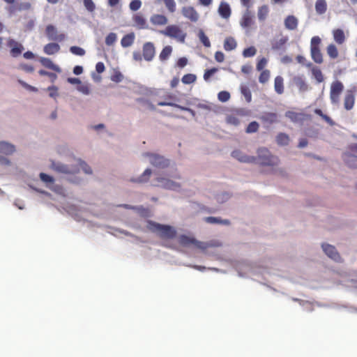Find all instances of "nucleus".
Segmentation results:
<instances>
[{"label":"nucleus","instance_id":"obj_11","mask_svg":"<svg viewBox=\"0 0 357 357\" xmlns=\"http://www.w3.org/2000/svg\"><path fill=\"white\" fill-rule=\"evenodd\" d=\"M150 163L159 168H165L169 165V160L156 154H149Z\"/></svg>","mask_w":357,"mask_h":357},{"label":"nucleus","instance_id":"obj_60","mask_svg":"<svg viewBox=\"0 0 357 357\" xmlns=\"http://www.w3.org/2000/svg\"><path fill=\"white\" fill-rule=\"evenodd\" d=\"M267 62H268V60L266 58H264V57L261 58L257 63V66H256L257 70L258 71L264 70L263 69L267 64Z\"/></svg>","mask_w":357,"mask_h":357},{"label":"nucleus","instance_id":"obj_1","mask_svg":"<svg viewBox=\"0 0 357 357\" xmlns=\"http://www.w3.org/2000/svg\"><path fill=\"white\" fill-rule=\"evenodd\" d=\"M51 166L55 172L64 174H77L79 172V168H82L84 173L87 174H92L91 167L80 159L75 160V165H72L70 167L68 165L55 162H53Z\"/></svg>","mask_w":357,"mask_h":357},{"label":"nucleus","instance_id":"obj_33","mask_svg":"<svg viewBox=\"0 0 357 357\" xmlns=\"http://www.w3.org/2000/svg\"><path fill=\"white\" fill-rule=\"evenodd\" d=\"M223 46L225 51L229 52L236 49L237 43L234 37L229 36L225 39Z\"/></svg>","mask_w":357,"mask_h":357},{"label":"nucleus","instance_id":"obj_6","mask_svg":"<svg viewBox=\"0 0 357 357\" xmlns=\"http://www.w3.org/2000/svg\"><path fill=\"white\" fill-rule=\"evenodd\" d=\"M247 115L246 112L243 109H238L231 111L226 116V122L227 124L238 126L240 125L243 119Z\"/></svg>","mask_w":357,"mask_h":357},{"label":"nucleus","instance_id":"obj_64","mask_svg":"<svg viewBox=\"0 0 357 357\" xmlns=\"http://www.w3.org/2000/svg\"><path fill=\"white\" fill-rule=\"evenodd\" d=\"M188 63V59L185 57L179 58L177 61L176 65L178 67L184 68Z\"/></svg>","mask_w":357,"mask_h":357},{"label":"nucleus","instance_id":"obj_35","mask_svg":"<svg viewBox=\"0 0 357 357\" xmlns=\"http://www.w3.org/2000/svg\"><path fill=\"white\" fill-rule=\"evenodd\" d=\"M274 89L278 94L284 93V79L281 76H277L274 80Z\"/></svg>","mask_w":357,"mask_h":357},{"label":"nucleus","instance_id":"obj_55","mask_svg":"<svg viewBox=\"0 0 357 357\" xmlns=\"http://www.w3.org/2000/svg\"><path fill=\"white\" fill-rule=\"evenodd\" d=\"M218 100L222 102H227L230 98V94L226 91H222L218 94Z\"/></svg>","mask_w":357,"mask_h":357},{"label":"nucleus","instance_id":"obj_5","mask_svg":"<svg viewBox=\"0 0 357 357\" xmlns=\"http://www.w3.org/2000/svg\"><path fill=\"white\" fill-rule=\"evenodd\" d=\"M254 163H258L261 165L273 166L278 163V158L272 155L270 151L266 148H261L258 150V156Z\"/></svg>","mask_w":357,"mask_h":357},{"label":"nucleus","instance_id":"obj_63","mask_svg":"<svg viewBox=\"0 0 357 357\" xmlns=\"http://www.w3.org/2000/svg\"><path fill=\"white\" fill-rule=\"evenodd\" d=\"M215 59L216 61L222 63L225 60V54L222 52L218 51L215 53Z\"/></svg>","mask_w":357,"mask_h":357},{"label":"nucleus","instance_id":"obj_12","mask_svg":"<svg viewBox=\"0 0 357 357\" xmlns=\"http://www.w3.org/2000/svg\"><path fill=\"white\" fill-rule=\"evenodd\" d=\"M157 181L160 183L158 186L172 190H177L181 188V185L178 183L173 181L169 178L158 177Z\"/></svg>","mask_w":357,"mask_h":357},{"label":"nucleus","instance_id":"obj_28","mask_svg":"<svg viewBox=\"0 0 357 357\" xmlns=\"http://www.w3.org/2000/svg\"><path fill=\"white\" fill-rule=\"evenodd\" d=\"M343 159L346 164L352 168H357V156L351 153H344Z\"/></svg>","mask_w":357,"mask_h":357},{"label":"nucleus","instance_id":"obj_2","mask_svg":"<svg viewBox=\"0 0 357 357\" xmlns=\"http://www.w3.org/2000/svg\"><path fill=\"white\" fill-rule=\"evenodd\" d=\"M147 228L150 231L157 233L160 238L163 239H173L176 235V231L172 227L151 220L147 222Z\"/></svg>","mask_w":357,"mask_h":357},{"label":"nucleus","instance_id":"obj_57","mask_svg":"<svg viewBox=\"0 0 357 357\" xmlns=\"http://www.w3.org/2000/svg\"><path fill=\"white\" fill-rule=\"evenodd\" d=\"M83 3L84 7L88 11L92 13L95 10L96 5L92 0H84Z\"/></svg>","mask_w":357,"mask_h":357},{"label":"nucleus","instance_id":"obj_59","mask_svg":"<svg viewBox=\"0 0 357 357\" xmlns=\"http://www.w3.org/2000/svg\"><path fill=\"white\" fill-rule=\"evenodd\" d=\"M218 69L217 68H212L211 69H207L205 70L204 74V80L207 81L209 79V78L215 73Z\"/></svg>","mask_w":357,"mask_h":357},{"label":"nucleus","instance_id":"obj_38","mask_svg":"<svg viewBox=\"0 0 357 357\" xmlns=\"http://www.w3.org/2000/svg\"><path fill=\"white\" fill-rule=\"evenodd\" d=\"M312 74L317 82H324V77L321 70L317 66H313L311 69Z\"/></svg>","mask_w":357,"mask_h":357},{"label":"nucleus","instance_id":"obj_53","mask_svg":"<svg viewBox=\"0 0 357 357\" xmlns=\"http://www.w3.org/2000/svg\"><path fill=\"white\" fill-rule=\"evenodd\" d=\"M241 93L243 95V96L245 98V100L248 102H251L252 94H251L250 90L249 89V88L248 86H244L241 87Z\"/></svg>","mask_w":357,"mask_h":357},{"label":"nucleus","instance_id":"obj_61","mask_svg":"<svg viewBox=\"0 0 357 357\" xmlns=\"http://www.w3.org/2000/svg\"><path fill=\"white\" fill-rule=\"evenodd\" d=\"M77 90L85 95H88L90 93V89L86 84H80L77 86Z\"/></svg>","mask_w":357,"mask_h":357},{"label":"nucleus","instance_id":"obj_51","mask_svg":"<svg viewBox=\"0 0 357 357\" xmlns=\"http://www.w3.org/2000/svg\"><path fill=\"white\" fill-rule=\"evenodd\" d=\"M117 39L116 34L115 33H109L105 38V44L108 46L114 45Z\"/></svg>","mask_w":357,"mask_h":357},{"label":"nucleus","instance_id":"obj_34","mask_svg":"<svg viewBox=\"0 0 357 357\" xmlns=\"http://www.w3.org/2000/svg\"><path fill=\"white\" fill-rule=\"evenodd\" d=\"M135 37L134 33H130L125 35L121 40V46L123 47H128L131 46L134 43Z\"/></svg>","mask_w":357,"mask_h":357},{"label":"nucleus","instance_id":"obj_39","mask_svg":"<svg viewBox=\"0 0 357 357\" xmlns=\"http://www.w3.org/2000/svg\"><path fill=\"white\" fill-rule=\"evenodd\" d=\"M172 52V47L169 45L165 46L161 51L159 58L162 61H166L170 56Z\"/></svg>","mask_w":357,"mask_h":357},{"label":"nucleus","instance_id":"obj_41","mask_svg":"<svg viewBox=\"0 0 357 357\" xmlns=\"http://www.w3.org/2000/svg\"><path fill=\"white\" fill-rule=\"evenodd\" d=\"M268 14V7L264 5L259 8L257 16L260 21H264Z\"/></svg>","mask_w":357,"mask_h":357},{"label":"nucleus","instance_id":"obj_19","mask_svg":"<svg viewBox=\"0 0 357 357\" xmlns=\"http://www.w3.org/2000/svg\"><path fill=\"white\" fill-rule=\"evenodd\" d=\"M355 103V96L352 91L348 90L344 98V107L347 110H351Z\"/></svg>","mask_w":357,"mask_h":357},{"label":"nucleus","instance_id":"obj_62","mask_svg":"<svg viewBox=\"0 0 357 357\" xmlns=\"http://www.w3.org/2000/svg\"><path fill=\"white\" fill-rule=\"evenodd\" d=\"M50 91V96L52 98H56L58 96V88L55 86H51L47 88Z\"/></svg>","mask_w":357,"mask_h":357},{"label":"nucleus","instance_id":"obj_7","mask_svg":"<svg viewBox=\"0 0 357 357\" xmlns=\"http://www.w3.org/2000/svg\"><path fill=\"white\" fill-rule=\"evenodd\" d=\"M344 85L340 81L332 82L330 90V99L332 104L337 105L340 102V96L343 91Z\"/></svg>","mask_w":357,"mask_h":357},{"label":"nucleus","instance_id":"obj_48","mask_svg":"<svg viewBox=\"0 0 357 357\" xmlns=\"http://www.w3.org/2000/svg\"><path fill=\"white\" fill-rule=\"evenodd\" d=\"M261 71V72L259 77V82L261 84H265L270 78V71L268 70H264Z\"/></svg>","mask_w":357,"mask_h":357},{"label":"nucleus","instance_id":"obj_42","mask_svg":"<svg viewBox=\"0 0 357 357\" xmlns=\"http://www.w3.org/2000/svg\"><path fill=\"white\" fill-rule=\"evenodd\" d=\"M198 37L201 43L204 45V46H205L206 47H211V42L203 30L200 29L199 31Z\"/></svg>","mask_w":357,"mask_h":357},{"label":"nucleus","instance_id":"obj_18","mask_svg":"<svg viewBox=\"0 0 357 357\" xmlns=\"http://www.w3.org/2000/svg\"><path fill=\"white\" fill-rule=\"evenodd\" d=\"M180 242L181 244L184 245H188L190 244H194L195 245H196L197 248L202 249V250H205L207 248V245L205 243H203V242H201V241H198L194 238H190L186 236H182L181 237V240H180Z\"/></svg>","mask_w":357,"mask_h":357},{"label":"nucleus","instance_id":"obj_31","mask_svg":"<svg viewBox=\"0 0 357 357\" xmlns=\"http://www.w3.org/2000/svg\"><path fill=\"white\" fill-rule=\"evenodd\" d=\"M285 116L293 122H299L304 120L305 114L303 113H298L294 111H287L285 113Z\"/></svg>","mask_w":357,"mask_h":357},{"label":"nucleus","instance_id":"obj_49","mask_svg":"<svg viewBox=\"0 0 357 357\" xmlns=\"http://www.w3.org/2000/svg\"><path fill=\"white\" fill-rule=\"evenodd\" d=\"M38 74L41 76H47L52 83H54L57 79V75L56 73L48 72L45 70H40L38 71Z\"/></svg>","mask_w":357,"mask_h":357},{"label":"nucleus","instance_id":"obj_36","mask_svg":"<svg viewBox=\"0 0 357 357\" xmlns=\"http://www.w3.org/2000/svg\"><path fill=\"white\" fill-rule=\"evenodd\" d=\"M326 52H327V54L328 56L331 59H335L338 57V55H339V53H338V50L337 48V47L331 43V44H329L327 47H326Z\"/></svg>","mask_w":357,"mask_h":357},{"label":"nucleus","instance_id":"obj_13","mask_svg":"<svg viewBox=\"0 0 357 357\" xmlns=\"http://www.w3.org/2000/svg\"><path fill=\"white\" fill-rule=\"evenodd\" d=\"M8 46L10 47V54L13 57L20 56L24 50L22 45L13 39H10L8 41Z\"/></svg>","mask_w":357,"mask_h":357},{"label":"nucleus","instance_id":"obj_23","mask_svg":"<svg viewBox=\"0 0 357 357\" xmlns=\"http://www.w3.org/2000/svg\"><path fill=\"white\" fill-rule=\"evenodd\" d=\"M60 45L56 43H50L43 47L44 52L47 55H52L60 51Z\"/></svg>","mask_w":357,"mask_h":357},{"label":"nucleus","instance_id":"obj_25","mask_svg":"<svg viewBox=\"0 0 357 357\" xmlns=\"http://www.w3.org/2000/svg\"><path fill=\"white\" fill-rule=\"evenodd\" d=\"M133 22L136 26L139 29H144L148 28L146 20L141 14H136L133 17Z\"/></svg>","mask_w":357,"mask_h":357},{"label":"nucleus","instance_id":"obj_8","mask_svg":"<svg viewBox=\"0 0 357 357\" xmlns=\"http://www.w3.org/2000/svg\"><path fill=\"white\" fill-rule=\"evenodd\" d=\"M45 33L49 40H51L61 42L66 38L65 34L58 33L56 28L52 24H49L46 26Z\"/></svg>","mask_w":357,"mask_h":357},{"label":"nucleus","instance_id":"obj_40","mask_svg":"<svg viewBox=\"0 0 357 357\" xmlns=\"http://www.w3.org/2000/svg\"><path fill=\"white\" fill-rule=\"evenodd\" d=\"M315 9L317 13L324 14L327 9V4L325 0H317L315 3Z\"/></svg>","mask_w":357,"mask_h":357},{"label":"nucleus","instance_id":"obj_47","mask_svg":"<svg viewBox=\"0 0 357 357\" xmlns=\"http://www.w3.org/2000/svg\"><path fill=\"white\" fill-rule=\"evenodd\" d=\"M197 77L194 74H186L183 76L181 81L185 84H190L196 81Z\"/></svg>","mask_w":357,"mask_h":357},{"label":"nucleus","instance_id":"obj_50","mask_svg":"<svg viewBox=\"0 0 357 357\" xmlns=\"http://www.w3.org/2000/svg\"><path fill=\"white\" fill-rule=\"evenodd\" d=\"M259 125L257 121H252L249 123L248 127L245 129V132L247 133H253L256 132L259 129Z\"/></svg>","mask_w":357,"mask_h":357},{"label":"nucleus","instance_id":"obj_9","mask_svg":"<svg viewBox=\"0 0 357 357\" xmlns=\"http://www.w3.org/2000/svg\"><path fill=\"white\" fill-rule=\"evenodd\" d=\"M155 54V49L153 43L151 42L145 43L142 47L143 58L147 61H151L154 58Z\"/></svg>","mask_w":357,"mask_h":357},{"label":"nucleus","instance_id":"obj_43","mask_svg":"<svg viewBox=\"0 0 357 357\" xmlns=\"http://www.w3.org/2000/svg\"><path fill=\"white\" fill-rule=\"evenodd\" d=\"M151 174V170L150 169H146L139 178H137L135 180H133V181L137 183L146 182L149 181Z\"/></svg>","mask_w":357,"mask_h":357},{"label":"nucleus","instance_id":"obj_54","mask_svg":"<svg viewBox=\"0 0 357 357\" xmlns=\"http://www.w3.org/2000/svg\"><path fill=\"white\" fill-rule=\"evenodd\" d=\"M257 50L255 47L252 46L248 48H245L243 52V55L244 57H251L256 54Z\"/></svg>","mask_w":357,"mask_h":357},{"label":"nucleus","instance_id":"obj_29","mask_svg":"<svg viewBox=\"0 0 357 357\" xmlns=\"http://www.w3.org/2000/svg\"><path fill=\"white\" fill-rule=\"evenodd\" d=\"M284 26L289 30H295L298 26V20L294 15H289L284 20Z\"/></svg>","mask_w":357,"mask_h":357},{"label":"nucleus","instance_id":"obj_21","mask_svg":"<svg viewBox=\"0 0 357 357\" xmlns=\"http://www.w3.org/2000/svg\"><path fill=\"white\" fill-rule=\"evenodd\" d=\"M39 61L44 67L59 73H61V68L58 65L54 64L50 59L46 57H40L39 59Z\"/></svg>","mask_w":357,"mask_h":357},{"label":"nucleus","instance_id":"obj_27","mask_svg":"<svg viewBox=\"0 0 357 357\" xmlns=\"http://www.w3.org/2000/svg\"><path fill=\"white\" fill-rule=\"evenodd\" d=\"M293 82L300 91L304 92L308 89V85L301 76H296L293 78Z\"/></svg>","mask_w":357,"mask_h":357},{"label":"nucleus","instance_id":"obj_46","mask_svg":"<svg viewBox=\"0 0 357 357\" xmlns=\"http://www.w3.org/2000/svg\"><path fill=\"white\" fill-rule=\"evenodd\" d=\"M158 105L159 106H172V107H177L181 110H183V111H191V109L189 108V107H183V106H181L179 105H177V104H175V103H173L172 102H165V101H161V102H158Z\"/></svg>","mask_w":357,"mask_h":357},{"label":"nucleus","instance_id":"obj_15","mask_svg":"<svg viewBox=\"0 0 357 357\" xmlns=\"http://www.w3.org/2000/svg\"><path fill=\"white\" fill-rule=\"evenodd\" d=\"M231 155L241 162L252 163L257 160L255 157L245 155L239 150H234L231 153Z\"/></svg>","mask_w":357,"mask_h":357},{"label":"nucleus","instance_id":"obj_22","mask_svg":"<svg viewBox=\"0 0 357 357\" xmlns=\"http://www.w3.org/2000/svg\"><path fill=\"white\" fill-rule=\"evenodd\" d=\"M259 119L263 123L273 124L278 122V114L274 112H265Z\"/></svg>","mask_w":357,"mask_h":357},{"label":"nucleus","instance_id":"obj_4","mask_svg":"<svg viewBox=\"0 0 357 357\" xmlns=\"http://www.w3.org/2000/svg\"><path fill=\"white\" fill-rule=\"evenodd\" d=\"M321 40L319 36H313L310 41V55L314 63L321 64L324 61L323 54L321 51Z\"/></svg>","mask_w":357,"mask_h":357},{"label":"nucleus","instance_id":"obj_56","mask_svg":"<svg viewBox=\"0 0 357 357\" xmlns=\"http://www.w3.org/2000/svg\"><path fill=\"white\" fill-rule=\"evenodd\" d=\"M39 176L40 180L45 183H53L54 181V179L52 176L45 173H40Z\"/></svg>","mask_w":357,"mask_h":357},{"label":"nucleus","instance_id":"obj_30","mask_svg":"<svg viewBox=\"0 0 357 357\" xmlns=\"http://www.w3.org/2000/svg\"><path fill=\"white\" fill-rule=\"evenodd\" d=\"M15 151L14 145L6 142H0V153L6 155H10Z\"/></svg>","mask_w":357,"mask_h":357},{"label":"nucleus","instance_id":"obj_37","mask_svg":"<svg viewBox=\"0 0 357 357\" xmlns=\"http://www.w3.org/2000/svg\"><path fill=\"white\" fill-rule=\"evenodd\" d=\"M289 137L284 132H280L276 136V142L280 146H287L289 143Z\"/></svg>","mask_w":357,"mask_h":357},{"label":"nucleus","instance_id":"obj_45","mask_svg":"<svg viewBox=\"0 0 357 357\" xmlns=\"http://www.w3.org/2000/svg\"><path fill=\"white\" fill-rule=\"evenodd\" d=\"M314 113L316 114L319 115V116H321L322 118V119L324 120L330 126H333L335 124V122L333 121V119L330 116H327L326 114H324L322 112L321 109H315Z\"/></svg>","mask_w":357,"mask_h":357},{"label":"nucleus","instance_id":"obj_32","mask_svg":"<svg viewBox=\"0 0 357 357\" xmlns=\"http://www.w3.org/2000/svg\"><path fill=\"white\" fill-rule=\"evenodd\" d=\"M333 36L334 40L338 44L342 45L344 43L346 38L343 30L336 29L333 31Z\"/></svg>","mask_w":357,"mask_h":357},{"label":"nucleus","instance_id":"obj_10","mask_svg":"<svg viewBox=\"0 0 357 357\" xmlns=\"http://www.w3.org/2000/svg\"><path fill=\"white\" fill-rule=\"evenodd\" d=\"M321 246L324 252L328 257H330L335 261H342V258L334 246L326 243L322 244Z\"/></svg>","mask_w":357,"mask_h":357},{"label":"nucleus","instance_id":"obj_17","mask_svg":"<svg viewBox=\"0 0 357 357\" xmlns=\"http://www.w3.org/2000/svg\"><path fill=\"white\" fill-rule=\"evenodd\" d=\"M218 14L225 20H228L231 15V10L228 3L225 1H221L218 9Z\"/></svg>","mask_w":357,"mask_h":357},{"label":"nucleus","instance_id":"obj_20","mask_svg":"<svg viewBox=\"0 0 357 357\" xmlns=\"http://www.w3.org/2000/svg\"><path fill=\"white\" fill-rule=\"evenodd\" d=\"M150 22L155 26H164L168 22L167 17L162 14H153L150 17Z\"/></svg>","mask_w":357,"mask_h":357},{"label":"nucleus","instance_id":"obj_16","mask_svg":"<svg viewBox=\"0 0 357 357\" xmlns=\"http://www.w3.org/2000/svg\"><path fill=\"white\" fill-rule=\"evenodd\" d=\"M254 15L251 13L249 10L243 13L241 20L240 25L243 28H249L254 24Z\"/></svg>","mask_w":357,"mask_h":357},{"label":"nucleus","instance_id":"obj_44","mask_svg":"<svg viewBox=\"0 0 357 357\" xmlns=\"http://www.w3.org/2000/svg\"><path fill=\"white\" fill-rule=\"evenodd\" d=\"M170 13H173L176 10V3L174 0H162Z\"/></svg>","mask_w":357,"mask_h":357},{"label":"nucleus","instance_id":"obj_52","mask_svg":"<svg viewBox=\"0 0 357 357\" xmlns=\"http://www.w3.org/2000/svg\"><path fill=\"white\" fill-rule=\"evenodd\" d=\"M70 52L75 54V55H77V56H84L85 54V50L80 47H78V46H72L70 47Z\"/></svg>","mask_w":357,"mask_h":357},{"label":"nucleus","instance_id":"obj_3","mask_svg":"<svg viewBox=\"0 0 357 357\" xmlns=\"http://www.w3.org/2000/svg\"><path fill=\"white\" fill-rule=\"evenodd\" d=\"M160 33L165 36L176 40L178 42L183 43L186 38V33L176 24H172L166 26L164 30Z\"/></svg>","mask_w":357,"mask_h":357},{"label":"nucleus","instance_id":"obj_58","mask_svg":"<svg viewBox=\"0 0 357 357\" xmlns=\"http://www.w3.org/2000/svg\"><path fill=\"white\" fill-rule=\"evenodd\" d=\"M142 2L140 0H132L129 5L130 9L136 11L140 8Z\"/></svg>","mask_w":357,"mask_h":357},{"label":"nucleus","instance_id":"obj_24","mask_svg":"<svg viewBox=\"0 0 357 357\" xmlns=\"http://www.w3.org/2000/svg\"><path fill=\"white\" fill-rule=\"evenodd\" d=\"M287 40L288 38L287 36H282L279 39H274L271 43V47L273 50H283Z\"/></svg>","mask_w":357,"mask_h":357},{"label":"nucleus","instance_id":"obj_26","mask_svg":"<svg viewBox=\"0 0 357 357\" xmlns=\"http://www.w3.org/2000/svg\"><path fill=\"white\" fill-rule=\"evenodd\" d=\"M204 220L208 224H218V225H229L230 221L227 219H222L219 217H206Z\"/></svg>","mask_w":357,"mask_h":357},{"label":"nucleus","instance_id":"obj_14","mask_svg":"<svg viewBox=\"0 0 357 357\" xmlns=\"http://www.w3.org/2000/svg\"><path fill=\"white\" fill-rule=\"evenodd\" d=\"M183 15L191 22H197L199 19V14L192 6H185L182 8Z\"/></svg>","mask_w":357,"mask_h":357}]
</instances>
